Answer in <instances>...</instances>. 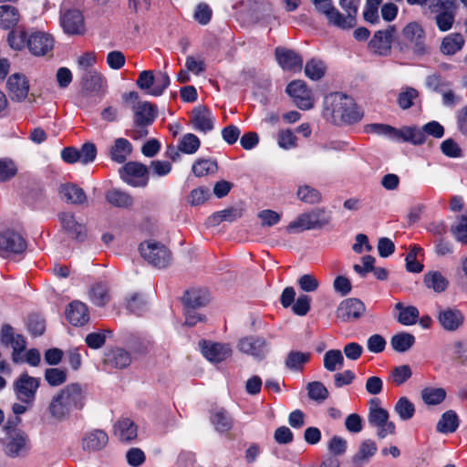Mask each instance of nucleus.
Segmentation results:
<instances>
[{
    "label": "nucleus",
    "mask_w": 467,
    "mask_h": 467,
    "mask_svg": "<svg viewBox=\"0 0 467 467\" xmlns=\"http://www.w3.org/2000/svg\"><path fill=\"white\" fill-rule=\"evenodd\" d=\"M85 396L79 384L71 383L56 393L47 407L49 417L62 422L69 419L72 411L84 406Z\"/></svg>",
    "instance_id": "obj_1"
},
{
    "label": "nucleus",
    "mask_w": 467,
    "mask_h": 467,
    "mask_svg": "<svg viewBox=\"0 0 467 467\" xmlns=\"http://www.w3.org/2000/svg\"><path fill=\"white\" fill-rule=\"evenodd\" d=\"M326 110H330L335 122L353 124L363 118V111L355 100L345 94L334 93L326 98Z\"/></svg>",
    "instance_id": "obj_2"
},
{
    "label": "nucleus",
    "mask_w": 467,
    "mask_h": 467,
    "mask_svg": "<svg viewBox=\"0 0 467 467\" xmlns=\"http://www.w3.org/2000/svg\"><path fill=\"white\" fill-rule=\"evenodd\" d=\"M457 8L455 0H431L423 15L432 20L441 32H448L455 24Z\"/></svg>",
    "instance_id": "obj_3"
},
{
    "label": "nucleus",
    "mask_w": 467,
    "mask_h": 467,
    "mask_svg": "<svg viewBox=\"0 0 467 467\" xmlns=\"http://www.w3.org/2000/svg\"><path fill=\"white\" fill-rule=\"evenodd\" d=\"M331 216L325 209H314L301 213L286 227L287 234H297L308 230L321 229L329 223Z\"/></svg>",
    "instance_id": "obj_4"
},
{
    "label": "nucleus",
    "mask_w": 467,
    "mask_h": 467,
    "mask_svg": "<svg viewBox=\"0 0 467 467\" xmlns=\"http://www.w3.org/2000/svg\"><path fill=\"white\" fill-rule=\"evenodd\" d=\"M389 412L380 406V400L371 399L369 400L368 421L371 426L378 429L377 435L379 439H384L386 436L395 433L396 426L394 422L389 420Z\"/></svg>",
    "instance_id": "obj_5"
},
{
    "label": "nucleus",
    "mask_w": 467,
    "mask_h": 467,
    "mask_svg": "<svg viewBox=\"0 0 467 467\" xmlns=\"http://www.w3.org/2000/svg\"><path fill=\"white\" fill-rule=\"evenodd\" d=\"M140 253L149 264L159 268H164L171 264V252L161 244L147 241L140 244Z\"/></svg>",
    "instance_id": "obj_6"
},
{
    "label": "nucleus",
    "mask_w": 467,
    "mask_h": 467,
    "mask_svg": "<svg viewBox=\"0 0 467 467\" xmlns=\"http://www.w3.org/2000/svg\"><path fill=\"white\" fill-rule=\"evenodd\" d=\"M28 435L20 429H12L7 432L4 445L5 453L10 458L26 456L30 451Z\"/></svg>",
    "instance_id": "obj_7"
},
{
    "label": "nucleus",
    "mask_w": 467,
    "mask_h": 467,
    "mask_svg": "<svg viewBox=\"0 0 467 467\" xmlns=\"http://www.w3.org/2000/svg\"><path fill=\"white\" fill-rule=\"evenodd\" d=\"M137 86L147 90L152 96H161L170 84V77L166 72H159L156 76L150 70H143L140 73L136 81Z\"/></svg>",
    "instance_id": "obj_8"
},
{
    "label": "nucleus",
    "mask_w": 467,
    "mask_h": 467,
    "mask_svg": "<svg viewBox=\"0 0 467 467\" xmlns=\"http://www.w3.org/2000/svg\"><path fill=\"white\" fill-rule=\"evenodd\" d=\"M39 385L40 379L23 373L14 381L13 389L18 400L26 404H32Z\"/></svg>",
    "instance_id": "obj_9"
},
{
    "label": "nucleus",
    "mask_w": 467,
    "mask_h": 467,
    "mask_svg": "<svg viewBox=\"0 0 467 467\" xmlns=\"http://www.w3.org/2000/svg\"><path fill=\"white\" fill-rule=\"evenodd\" d=\"M286 92L298 109L306 110L313 108L314 97L312 91L303 80L290 82L286 87Z\"/></svg>",
    "instance_id": "obj_10"
},
{
    "label": "nucleus",
    "mask_w": 467,
    "mask_h": 467,
    "mask_svg": "<svg viewBox=\"0 0 467 467\" xmlns=\"http://www.w3.org/2000/svg\"><path fill=\"white\" fill-rule=\"evenodd\" d=\"M405 40L410 42L411 49L418 56L429 53V47L425 43V31L417 22L409 23L402 30Z\"/></svg>",
    "instance_id": "obj_11"
},
{
    "label": "nucleus",
    "mask_w": 467,
    "mask_h": 467,
    "mask_svg": "<svg viewBox=\"0 0 467 467\" xmlns=\"http://www.w3.org/2000/svg\"><path fill=\"white\" fill-rule=\"evenodd\" d=\"M121 179L134 187L145 186L148 182V168L142 163L130 161L119 169Z\"/></svg>",
    "instance_id": "obj_12"
},
{
    "label": "nucleus",
    "mask_w": 467,
    "mask_h": 467,
    "mask_svg": "<svg viewBox=\"0 0 467 467\" xmlns=\"http://www.w3.org/2000/svg\"><path fill=\"white\" fill-rule=\"evenodd\" d=\"M237 348L245 355H250L255 359L262 360L268 352V343L262 337L248 336L238 341Z\"/></svg>",
    "instance_id": "obj_13"
},
{
    "label": "nucleus",
    "mask_w": 467,
    "mask_h": 467,
    "mask_svg": "<svg viewBox=\"0 0 467 467\" xmlns=\"http://www.w3.org/2000/svg\"><path fill=\"white\" fill-rule=\"evenodd\" d=\"M26 248L24 237L17 232L6 229L0 233V254H21Z\"/></svg>",
    "instance_id": "obj_14"
},
{
    "label": "nucleus",
    "mask_w": 467,
    "mask_h": 467,
    "mask_svg": "<svg viewBox=\"0 0 467 467\" xmlns=\"http://www.w3.org/2000/svg\"><path fill=\"white\" fill-rule=\"evenodd\" d=\"M58 220L62 229L70 238L79 242H83L87 238L86 225L80 220H78L74 213L62 212L58 213Z\"/></svg>",
    "instance_id": "obj_15"
},
{
    "label": "nucleus",
    "mask_w": 467,
    "mask_h": 467,
    "mask_svg": "<svg viewBox=\"0 0 467 467\" xmlns=\"http://www.w3.org/2000/svg\"><path fill=\"white\" fill-rule=\"evenodd\" d=\"M60 25L64 32L69 36H80L85 33L84 16L78 9H67L63 12Z\"/></svg>",
    "instance_id": "obj_16"
},
{
    "label": "nucleus",
    "mask_w": 467,
    "mask_h": 467,
    "mask_svg": "<svg viewBox=\"0 0 467 467\" xmlns=\"http://www.w3.org/2000/svg\"><path fill=\"white\" fill-rule=\"evenodd\" d=\"M365 310L366 306L362 301L357 298H348L339 304L336 315L343 322H350L362 317Z\"/></svg>",
    "instance_id": "obj_17"
},
{
    "label": "nucleus",
    "mask_w": 467,
    "mask_h": 467,
    "mask_svg": "<svg viewBox=\"0 0 467 467\" xmlns=\"http://www.w3.org/2000/svg\"><path fill=\"white\" fill-rule=\"evenodd\" d=\"M437 318L441 327L449 332L456 331L464 323V315L455 307H439Z\"/></svg>",
    "instance_id": "obj_18"
},
{
    "label": "nucleus",
    "mask_w": 467,
    "mask_h": 467,
    "mask_svg": "<svg viewBox=\"0 0 467 467\" xmlns=\"http://www.w3.org/2000/svg\"><path fill=\"white\" fill-rule=\"evenodd\" d=\"M54 47L53 37L44 32H33L28 36L27 47L34 56H46Z\"/></svg>",
    "instance_id": "obj_19"
},
{
    "label": "nucleus",
    "mask_w": 467,
    "mask_h": 467,
    "mask_svg": "<svg viewBox=\"0 0 467 467\" xmlns=\"http://www.w3.org/2000/svg\"><path fill=\"white\" fill-rule=\"evenodd\" d=\"M358 0H340L339 5L346 15L339 12V16H334L331 25L341 29H349L356 25V16L358 13Z\"/></svg>",
    "instance_id": "obj_20"
},
{
    "label": "nucleus",
    "mask_w": 467,
    "mask_h": 467,
    "mask_svg": "<svg viewBox=\"0 0 467 467\" xmlns=\"http://www.w3.org/2000/svg\"><path fill=\"white\" fill-rule=\"evenodd\" d=\"M395 33V26H389L385 30L377 31L369 42L370 49L379 55H388L390 52Z\"/></svg>",
    "instance_id": "obj_21"
},
{
    "label": "nucleus",
    "mask_w": 467,
    "mask_h": 467,
    "mask_svg": "<svg viewBox=\"0 0 467 467\" xmlns=\"http://www.w3.org/2000/svg\"><path fill=\"white\" fill-rule=\"evenodd\" d=\"M202 355L211 362L219 363L232 355L228 344L203 341L200 343Z\"/></svg>",
    "instance_id": "obj_22"
},
{
    "label": "nucleus",
    "mask_w": 467,
    "mask_h": 467,
    "mask_svg": "<svg viewBox=\"0 0 467 467\" xmlns=\"http://www.w3.org/2000/svg\"><path fill=\"white\" fill-rule=\"evenodd\" d=\"M7 90L11 99L16 101L24 100L29 91V84L26 78L19 73L11 75L6 83Z\"/></svg>",
    "instance_id": "obj_23"
},
{
    "label": "nucleus",
    "mask_w": 467,
    "mask_h": 467,
    "mask_svg": "<svg viewBox=\"0 0 467 467\" xmlns=\"http://www.w3.org/2000/svg\"><path fill=\"white\" fill-rule=\"evenodd\" d=\"M66 317L72 326L82 327L89 320V311L84 303L75 300L67 306Z\"/></svg>",
    "instance_id": "obj_24"
},
{
    "label": "nucleus",
    "mask_w": 467,
    "mask_h": 467,
    "mask_svg": "<svg viewBox=\"0 0 467 467\" xmlns=\"http://www.w3.org/2000/svg\"><path fill=\"white\" fill-rule=\"evenodd\" d=\"M132 109L135 125H150L157 116L156 107L148 101H138Z\"/></svg>",
    "instance_id": "obj_25"
},
{
    "label": "nucleus",
    "mask_w": 467,
    "mask_h": 467,
    "mask_svg": "<svg viewBox=\"0 0 467 467\" xmlns=\"http://www.w3.org/2000/svg\"><path fill=\"white\" fill-rule=\"evenodd\" d=\"M275 57L278 64L285 70H300L302 68L303 59L296 52L277 47L275 49Z\"/></svg>",
    "instance_id": "obj_26"
},
{
    "label": "nucleus",
    "mask_w": 467,
    "mask_h": 467,
    "mask_svg": "<svg viewBox=\"0 0 467 467\" xmlns=\"http://www.w3.org/2000/svg\"><path fill=\"white\" fill-rule=\"evenodd\" d=\"M58 194L61 200L70 204L80 205L87 202V195L83 189L72 183L61 185Z\"/></svg>",
    "instance_id": "obj_27"
},
{
    "label": "nucleus",
    "mask_w": 467,
    "mask_h": 467,
    "mask_svg": "<svg viewBox=\"0 0 467 467\" xmlns=\"http://www.w3.org/2000/svg\"><path fill=\"white\" fill-rule=\"evenodd\" d=\"M192 124L196 130L207 132L213 128L212 113L202 106H198L192 112Z\"/></svg>",
    "instance_id": "obj_28"
},
{
    "label": "nucleus",
    "mask_w": 467,
    "mask_h": 467,
    "mask_svg": "<svg viewBox=\"0 0 467 467\" xmlns=\"http://www.w3.org/2000/svg\"><path fill=\"white\" fill-rule=\"evenodd\" d=\"M109 437L105 431L94 430L82 439V449L87 451H99L107 445Z\"/></svg>",
    "instance_id": "obj_29"
},
{
    "label": "nucleus",
    "mask_w": 467,
    "mask_h": 467,
    "mask_svg": "<svg viewBox=\"0 0 467 467\" xmlns=\"http://www.w3.org/2000/svg\"><path fill=\"white\" fill-rule=\"evenodd\" d=\"M465 43L464 37L460 33H451L445 36L440 46V51L445 56H452L462 50Z\"/></svg>",
    "instance_id": "obj_30"
},
{
    "label": "nucleus",
    "mask_w": 467,
    "mask_h": 467,
    "mask_svg": "<svg viewBox=\"0 0 467 467\" xmlns=\"http://www.w3.org/2000/svg\"><path fill=\"white\" fill-rule=\"evenodd\" d=\"M392 140L410 141L413 144H421L425 141V135L421 130L416 128L403 127L400 130L394 128Z\"/></svg>",
    "instance_id": "obj_31"
},
{
    "label": "nucleus",
    "mask_w": 467,
    "mask_h": 467,
    "mask_svg": "<svg viewBox=\"0 0 467 467\" xmlns=\"http://www.w3.org/2000/svg\"><path fill=\"white\" fill-rule=\"evenodd\" d=\"M182 301L184 307L196 309L208 303L209 295L205 289L192 288L185 292Z\"/></svg>",
    "instance_id": "obj_32"
},
{
    "label": "nucleus",
    "mask_w": 467,
    "mask_h": 467,
    "mask_svg": "<svg viewBox=\"0 0 467 467\" xmlns=\"http://www.w3.org/2000/svg\"><path fill=\"white\" fill-rule=\"evenodd\" d=\"M114 434L121 441H130L137 437V426L128 418L119 420L114 425Z\"/></svg>",
    "instance_id": "obj_33"
},
{
    "label": "nucleus",
    "mask_w": 467,
    "mask_h": 467,
    "mask_svg": "<svg viewBox=\"0 0 467 467\" xmlns=\"http://www.w3.org/2000/svg\"><path fill=\"white\" fill-rule=\"evenodd\" d=\"M105 364L116 368H124L131 362L130 355L123 348H113L105 354Z\"/></svg>",
    "instance_id": "obj_34"
},
{
    "label": "nucleus",
    "mask_w": 467,
    "mask_h": 467,
    "mask_svg": "<svg viewBox=\"0 0 467 467\" xmlns=\"http://www.w3.org/2000/svg\"><path fill=\"white\" fill-rule=\"evenodd\" d=\"M132 151L131 143L123 138L115 140L109 150L110 159L118 163H123Z\"/></svg>",
    "instance_id": "obj_35"
},
{
    "label": "nucleus",
    "mask_w": 467,
    "mask_h": 467,
    "mask_svg": "<svg viewBox=\"0 0 467 467\" xmlns=\"http://www.w3.org/2000/svg\"><path fill=\"white\" fill-rule=\"evenodd\" d=\"M89 299L97 306H105L111 299L109 286L106 283H97L91 286Z\"/></svg>",
    "instance_id": "obj_36"
},
{
    "label": "nucleus",
    "mask_w": 467,
    "mask_h": 467,
    "mask_svg": "<svg viewBox=\"0 0 467 467\" xmlns=\"http://www.w3.org/2000/svg\"><path fill=\"white\" fill-rule=\"evenodd\" d=\"M424 284L434 292L441 293L448 287L449 281L441 272L432 271L425 274Z\"/></svg>",
    "instance_id": "obj_37"
},
{
    "label": "nucleus",
    "mask_w": 467,
    "mask_h": 467,
    "mask_svg": "<svg viewBox=\"0 0 467 467\" xmlns=\"http://www.w3.org/2000/svg\"><path fill=\"white\" fill-rule=\"evenodd\" d=\"M459 426V418L454 410L444 412L437 423V431L441 433H452Z\"/></svg>",
    "instance_id": "obj_38"
},
{
    "label": "nucleus",
    "mask_w": 467,
    "mask_h": 467,
    "mask_svg": "<svg viewBox=\"0 0 467 467\" xmlns=\"http://www.w3.org/2000/svg\"><path fill=\"white\" fill-rule=\"evenodd\" d=\"M106 200L111 205L119 208H129L133 204L132 197L119 189L109 190L106 193Z\"/></svg>",
    "instance_id": "obj_39"
},
{
    "label": "nucleus",
    "mask_w": 467,
    "mask_h": 467,
    "mask_svg": "<svg viewBox=\"0 0 467 467\" xmlns=\"http://www.w3.org/2000/svg\"><path fill=\"white\" fill-rule=\"evenodd\" d=\"M310 357L309 352L290 351L286 356L285 365L290 370L300 371L304 365L309 361Z\"/></svg>",
    "instance_id": "obj_40"
},
{
    "label": "nucleus",
    "mask_w": 467,
    "mask_h": 467,
    "mask_svg": "<svg viewBox=\"0 0 467 467\" xmlns=\"http://www.w3.org/2000/svg\"><path fill=\"white\" fill-rule=\"evenodd\" d=\"M211 420L215 430L219 432H228L233 427V418L223 408L214 411Z\"/></svg>",
    "instance_id": "obj_41"
},
{
    "label": "nucleus",
    "mask_w": 467,
    "mask_h": 467,
    "mask_svg": "<svg viewBox=\"0 0 467 467\" xmlns=\"http://www.w3.org/2000/svg\"><path fill=\"white\" fill-rule=\"evenodd\" d=\"M20 16L17 9L11 5L0 6V27L8 29L16 26L19 21Z\"/></svg>",
    "instance_id": "obj_42"
},
{
    "label": "nucleus",
    "mask_w": 467,
    "mask_h": 467,
    "mask_svg": "<svg viewBox=\"0 0 467 467\" xmlns=\"http://www.w3.org/2000/svg\"><path fill=\"white\" fill-rule=\"evenodd\" d=\"M415 343V337L407 332H400L392 336L390 345L392 348L400 353L408 351Z\"/></svg>",
    "instance_id": "obj_43"
},
{
    "label": "nucleus",
    "mask_w": 467,
    "mask_h": 467,
    "mask_svg": "<svg viewBox=\"0 0 467 467\" xmlns=\"http://www.w3.org/2000/svg\"><path fill=\"white\" fill-rule=\"evenodd\" d=\"M395 308L400 311L398 321L404 326H411L417 322L419 318V310L413 306H404L399 302L395 305Z\"/></svg>",
    "instance_id": "obj_44"
},
{
    "label": "nucleus",
    "mask_w": 467,
    "mask_h": 467,
    "mask_svg": "<svg viewBox=\"0 0 467 467\" xmlns=\"http://www.w3.org/2000/svg\"><path fill=\"white\" fill-rule=\"evenodd\" d=\"M344 364V357L339 349H330L324 355V368L330 372L340 369Z\"/></svg>",
    "instance_id": "obj_45"
},
{
    "label": "nucleus",
    "mask_w": 467,
    "mask_h": 467,
    "mask_svg": "<svg viewBox=\"0 0 467 467\" xmlns=\"http://www.w3.org/2000/svg\"><path fill=\"white\" fill-rule=\"evenodd\" d=\"M103 87V78L97 71H88L83 77V89L90 93H98Z\"/></svg>",
    "instance_id": "obj_46"
},
{
    "label": "nucleus",
    "mask_w": 467,
    "mask_h": 467,
    "mask_svg": "<svg viewBox=\"0 0 467 467\" xmlns=\"http://www.w3.org/2000/svg\"><path fill=\"white\" fill-rule=\"evenodd\" d=\"M377 445L376 443L371 440H366L364 441L358 451V452L353 456V462L356 464H362L364 462H366L368 458L373 456L375 452L377 451Z\"/></svg>",
    "instance_id": "obj_47"
},
{
    "label": "nucleus",
    "mask_w": 467,
    "mask_h": 467,
    "mask_svg": "<svg viewBox=\"0 0 467 467\" xmlns=\"http://www.w3.org/2000/svg\"><path fill=\"white\" fill-rule=\"evenodd\" d=\"M315 10L326 16L328 23L331 25V20L334 16H339V11L333 6L332 0H311Z\"/></svg>",
    "instance_id": "obj_48"
},
{
    "label": "nucleus",
    "mask_w": 467,
    "mask_h": 467,
    "mask_svg": "<svg viewBox=\"0 0 467 467\" xmlns=\"http://www.w3.org/2000/svg\"><path fill=\"white\" fill-rule=\"evenodd\" d=\"M394 410L399 415L400 420H409L413 417L415 413V407L408 398L401 397L395 404Z\"/></svg>",
    "instance_id": "obj_49"
},
{
    "label": "nucleus",
    "mask_w": 467,
    "mask_h": 467,
    "mask_svg": "<svg viewBox=\"0 0 467 467\" xmlns=\"http://www.w3.org/2000/svg\"><path fill=\"white\" fill-rule=\"evenodd\" d=\"M445 397L446 392L441 388H425L421 390V399L428 405H438Z\"/></svg>",
    "instance_id": "obj_50"
},
{
    "label": "nucleus",
    "mask_w": 467,
    "mask_h": 467,
    "mask_svg": "<svg viewBox=\"0 0 467 467\" xmlns=\"http://www.w3.org/2000/svg\"><path fill=\"white\" fill-rule=\"evenodd\" d=\"M217 171V164L211 160H197L192 165V172L197 177L206 176Z\"/></svg>",
    "instance_id": "obj_51"
},
{
    "label": "nucleus",
    "mask_w": 467,
    "mask_h": 467,
    "mask_svg": "<svg viewBox=\"0 0 467 467\" xmlns=\"http://www.w3.org/2000/svg\"><path fill=\"white\" fill-rule=\"evenodd\" d=\"M309 399L322 402L328 397V390L320 381L309 382L306 386Z\"/></svg>",
    "instance_id": "obj_52"
},
{
    "label": "nucleus",
    "mask_w": 467,
    "mask_h": 467,
    "mask_svg": "<svg viewBox=\"0 0 467 467\" xmlns=\"http://www.w3.org/2000/svg\"><path fill=\"white\" fill-rule=\"evenodd\" d=\"M200 145V140L196 135L187 133L182 138L179 143V150L186 154H193L198 150Z\"/></svg>",
    "instance_id": "obj_53"
},
{
    "label": "nucleus",
    "mask_w": 467,
    "mask_h": 467,
    "mask_svg": "<svg viewBox=\"0 0 467 467\" xmlns=\"http://www.w3.org/2000/svg\"><path fill=\"white\" fill-rule=\"evenodd\" d=\"M326 72V67L320 60L311 59L306 62L305 67V74L312 80L320 79Z\"/></svg>",
    "instance_id": "obj_54"
},
{
    "label": "nucleus",
    "mask_w": 467,
    "mask_h": 467,
    "mask_svg": "<svg viewBox=\"0 0 467 467\" xmlns=\"http://www.w3.org/2000/svg\"><path fill=\"white\" fill-rule=\"evenodd\" d=\"M297 196L302 202L309 204L318 203L322 199L317 190L307 185L298 188Z\"/></svg>",
    "instance_id": "obj_55"
},
{
    "label": "nucleus",
    "mask_w": 467,
    "mask_h": 467,
    "mask_svg": "<svg viewBox=\"0 0 467 467\" xmlns=\"http://www.w3.org/2000/svg\"><path fill=\"white\" fill-rule=\"evenodd\" d=\"M17 174L15 161L8 158L0 159V182H6Z\"/></svg>",
    "instance_id": "obj_56"
},
{
    "label": "nucleus",
    "mask_w": 467,
    "mask_h": 467,
    "mask_svg": "<svg viewBox=\"0 0 467 467\" xmlns=\"http://www.w3.org/2000/svg\"><path fill=\"white\" fill-rule=\"evenodd\" d=\"M45 379L51 387L62 385L67 380V372L60 368H47L45 371Z\"/></svg>",
    "instance_id": "obj_57"
},
{
    "label": "nucleus",
    "mask_w": 467,
    "mask_h": 467,
    "mask_svg": "<svg viewBox=\"0 0 467 467\" xmlns=\"http://www.w3.org/2000/svg\"><path fill=\"white\" fill-rule=\"evenodd\" d=\"M412 375L411 368L409 365H401L395 367L390 374L392 382L397 385H402L405 383Z\"/></svg>",
    "instance_id": "obj_58"
},
{
    "label": "nucleus",
    "mask_w": 467,
    "mask_h": 467,
    "mask_svg": "<svg viewBox=\"0 0 467 467\" xmlns=\"http://www.w3.org/2000/svg\"><path fill=\"white\" fill-rule=\"evenodd\" d=\"M455 240L467 245V214L462 215L458 223L451 227Z\"/></svg>",
    "instance_id": "obj_59"
},
{
    "label": "nucleus",
    "mask_w": 467,
    "mask_h": 467,
    "mask_svg": "<svg viewBox=\"0 0 467 467\" xmlns=\"http://www.w3.org/2000/svg\"><path fill=\"white\" fill-rule=\"evenodd\" d=\"M210 191L206 187L193 189L188 195V202L192 206L204 203L210 198Z\"/></svg>",
    "instance_id": "obj_60"
},
{
    "label": "nucleus",
    "mask_w": 467,
    "mask_h": 467,
    "mask_svg": "<svg viewBox=\"0 0 467 467\" xmlns=\"http://www.w3.org/2000/svg\"><path fill=\"white\" fill-rule=\"evenodd\" d=\"M27 38L28 36L24 31H11L7 41L13 49L21 50L26 45L27 46Z\"/></svg>",
    "instance_id": "obj_61"
},
{
    "label": "nucleus",
    "mask_w": 467,
    "mask_h": 467,
    "mask_svg": "<svg viewBox=\"0 0 467 467\" xmlns=\"http://www.w3.org/2000/svg\"><path fill=\"white\" fill-rule=\"evenodd\" d=\"M418 97V91L413 88H407L398 97V104L402 109H410L413 100Z\"/></svg>",
    "instance_id": "obj_62"
},
{
    "label": "nucleus",
    "mask_w": 467,
    "mask_h": 467,
    "mask_svg": "<svg viewBox=\"0 0 467 467\" xmlns=\"http://www.w3.org/2000/svg\"><path fill=\"white\" fill-rule=\"evenodd\" d=\"M257 216L261 220V225L264 227H272L281 220V215L278 213L269 209L259 212Z\"/></svg>",
    "instance_id": "obj_63"
},
{
    "label": "nucleus",
    "mask_w": 467,
    "mask_h": 467,
    "mask_svg": "<svg viewBox=\"0 0 467 467\" xmlns=\"http://www.w3.org/2000/svg\"><path fill=\"white\" fill-rule=\"evenodd\" d=\"M127 309L136 315H140L145 309V303L140 294H132L127 298Z\"/></svg>",
    "instance_id": "obj_64"
}]
</instances>
